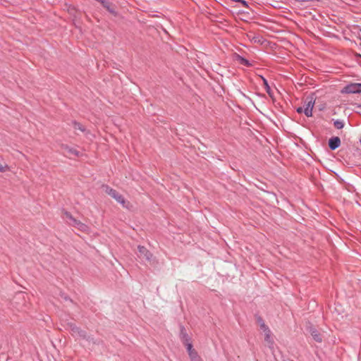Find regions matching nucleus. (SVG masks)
<instances>
[{"label":"nucleus","instance_id":"4468645a","mask_svg":"<svg viewBox=\"0 0 361 361\" xmlns=\"http://www.w3.org/2000/svg\"><path fill=\"white\" fill-rule=\"evenodd\" d=\"M73 126L75 130H79L81 132H85V128L80 123H78L75 121H73Z\"/></svg>","mask_w":361,"mask_h":361},{"label":"nucleus","instance_id":"5701e85b","mask_svg":"<svg viewBox=\"0 0 361 361\" xmlns=\"http://www.w3.org/2000/svg\"><path fill=\"white\" fill-rule=\"evenodd\" d=\"M183 344L185 345L188 352L193 348L192 344L190 341L185 343Z\"/></svg>","mask_w":361,"mask_h":361},{"label":"nucleus","instance_id":"9b49d317","mask_svg":"<svg viewBox=\"0 0 361 361\" xmlns=\"http://www.w3.org/2000/svg\"><path fill=\"white\" fill-rule=\"evenodd\" d=\"M62 149H64L68 153H69L71 154H73V155H75L76 157H79V155H80V152L79 151H78L75 148L70 147L68 145H63L62 146Z\"/></svg>","mask_w":361,"mask_h":361},{"label":"nucleus","instance_id":"1a4fd4ad","mask_svg":"<svg viewBox=\"0 0 361 361\" xmlns=\"http://www.w3.org/2000/svg\"><path fill=\"white\" fill-rule=\"evenodd\" d=\"M80 328H79L78 326H77L75 324L73 323H68L67 324V329L70 331V333L71 334V335L73 336H76V334L77 333H78V331L80 330Z\"/></svg>","mask_w":361,"mask_h":361},{"label":"nucleus","instance_id":"c756f323","mask_svg":"<svg viewBox=\"0 0 361 361\" xmlns=\"http://www.w3.org/2000/svg\"><path fill=\"white\" fill-rule=\"evenodd\" d=\"M360 107H361V106H360Z\"/></svg>","mask_w":361,"mask_h":361},{"label":"nucleus","instance_id":"a878e982","mask_svg":"<svg viewBox=\"0 0 361 361\" xmlns=\"http://www.w3.org/2000/svg\"><path fill=\"white\" fill-rule=\"evenodd\" d=\"M7 169H8L7 165L3 166L0 164V172H5Z\"/></svg>","mask_w":361,"mask_h":361},{"label":"nucleus","instance_id":"2eb2a0df","mask_svg":"<svg viewBox=\"0 0 361 361\" xmlns=\"http://www.w3.org/2000/svg\"><path fill=\"white\" fill-rule=\"evenodd\" d=\"M262 79L263 80V84H264V86L265 87L267 93L269 96H271V90L270 86L269 85L268 81L264 77H262Z\"/></svg>","mask_w":361,"mask_h":361},{"label":"nucleus","instance_id":"4be33fe9","mask_svg":"<svg viewBox=\"0 0 361 361\" xmlns=\"http://www.w3.org/2000/svg\"><path fill=\"white\" fill-rule=\"evenodd\" d=\"M80 221L79 220H77L76 219H73V220L71 221H68V224L73 226V227H75L77 228L78 226V224L80 223Z\"/></svg>","mask_w":361,"mask_h":361},{"label":"nucleus","instance_id":"7ed1b4c3","mask_svg":"<svg viewBox=\"0 0 361 361\" xmlns=\"http://www.w3.org/2000/svg\"><path fill=\"white\" fill-rule=\"evenodd\" d=\"M138 257L142 259L150 261L152 257V254L144 246L138 245Z\"/></svg>","mask_w":361,"mask_h":361},{"label":"nucleus","instance_id":"393cba45","mask_svg":"<svg viewBox=\"0 0 361 361\" xmlns=\"http://www.w3.org/2000/svg\"><path fill=\"white\" fill-rule=\"evenodd\" d=\"M104 8L106 7V6H108L109 4H111L110 1H109L108 0H102L100 1L99 2Z\"/></svg>","mask_w":361,"mask_h":361},{"label":"nucleus","instance_id":"ddd939ff","mask_svg":"<svg viewBox=\"0 0 361 361\" xmlns=\"http://www.w3.org/2000/svg\"><path fill=\"white\" fill-rule=\"evenodd\" d=\"M237 59L241 65L245 66L247 67H250L252 66V63L247 59L240 55L237 56Z\"/></svg>","mask_w":361,"mask_h":361},{"label":"nucleus","instance_id":"cd10ccee","mask_svg":"<svg viewBox=\"0 0 361 361\" xmlns=\"http://www.w3.org/2000/svg\"><path fill=\"white\" fill-rule=\"evenodd\" d=\"M296 111L298 113V114H301V113H304V107H302V106H299L296 109Z\"/></svg>","mask_w":361,"mask_h":361},{"label":"nucleus","instance_id":"412c9836","mask_svg":"<svg viewBox=\"0 0 361 361\" xmlns=\"http://www.w3.org/2000/svg\"><path fill=\"white\" fill-rule=\"evenodd\" d=\"M60 296L64 301H69L71 303L73 302V300L69 298V296L66 293H61L60 294Z\"/></svg>","mask_w":361,"mask_h":361},{"label":"nucleus","instance_id":"20e7f679","mask_svg":"<svg viewBox=\"0 0 361 361\" xmlns=\"http://www.w3.org/2000/svg\"><path fill=\"white\" fill-rule=\"evenodd\" d=\"M314 105V100L312 97L307 98L305 102L304 114L306 116L310 117L312 116V109Z\"/></svg>","mask_w":361,"mask_h":361},{"label":"nucleus","instance_id":"9d476101","mask_svg":"<svg viewBox=\"0 0 361 361\" xmlns=\"http://www.w3.org/2000/svg\"><path fill=\"white\" fill-rule=\"evenodd\" d=\"M75 338H82V339H85V340H87V341H92L93 338H91L90 336H89L86 331H83L81 329H80V330L78 331V333H77L76 334V336H75Z\"/></svg>","mask_w":361,"mask_h":361},{"label":"nucleus","instance_id":"f8f14e48","mask_svg":"<svg viewBox=\"0 0 361 361\" xmlns=\"http://www.w3.org/2000/svg\"><path fill=\"white\" fill-rule=\"evenodd\" d=\"M264 334H265V337H264L265 341L268 343L269 348H272L274 341H273L272 338H271V331L270 330L266 331H264Z\"/></svg>","mask_w":361,"mask_h":361},{"label":"nucleus","instance_id":"6ab92c4d","mask_svg":"<svg viewBox=\"0 0 361 361\" xmlns=\"http://www.w3.org/2000/svg\"><path fill=\"white\" fill-rule=\"evenodd\" d=\"M78 229H79L81 231H86L88 228L87 226L81 221L78 224V226L77 227Z\"/></svg>","mask_w":361,"mask_h":361},{"label":"nucleus","instance_id":"aec40b11","mask_svg":"<svg viewBox=\"0 0 361 361\" xmlns=\"http://www.w3.org/2000/svg\"><path fill=\"white\" fill-rule=\"evenodd\" d=\"M63 216L68 220V222L71 221L74 219L71 214L66 211L63 212Z\"/></svg>","mask_w":361,"mask_h":361},{"label":"nucleus","instance_id":"f257e3e1","mask_svg":"<svg viewBox=\"0 0 361 361\" xmlns=\"http://www.w3.org/2000/svg\"><path fill=\"white\" fill-rule=\"evenodd\" d=\"M103 188L104 189V191L106 193L109 195L111 197L115 199L118 203L123 205L124 207H127L126 205V201L124 198V197L121 195L118 192H117L116 190L110 188L107 185H104Z\"/></svg>","mask_w":361,"mask_h":361},{"label":"nucleus","instance_id":"c85d7f7f","mask_svg":"<svg viewBox=\"0 0 361 361\" xmlns=\"http://www.w3.org/2000/svg\"><path fill=\"white\" fill-rule=\"evenodd\" d=\"M195 352H196V350H195V349H193V348H192V350H190V351H188V355H189V356H190V355H192V353H195Z\"/></svg>","mask_w":361,"mask_h":361},{"label":"nucleus","instance_id":"f3484780","mask_svg":"<svg viewBox=\"0 0 361 361\" xmlns=\"http://www.w3.org/2000/svg\"><path fill=\"white\" fill-rule=\"evenodd\" d=\"M189 357L191 361H202L197 351L190 355Z\"/></svg>","mask_w":361,"mask_h":361},{"label":"nucleus","instance_id":"a211bd4d","mask_svg":"<svg viewBox=\"0 0 361 361\" xmlns=\"http://www.w3.org/2000/svg\"><path fill=\"white\" fill-rule=\"evenodd\" d=\"M334 127L337 129H341L344 126V123L343 121L336 120L334 123Z\"/></svg>","mask_w":361,"mask_h":361},{"label":"nucleus","instance_id":"dca6fc26","mask_svg":"<svg viewBox=\"0 0 361 361\" xmlns=\"http://www.w3.org/2000/svg\"><path fill=\"white\" fill-rule=\"evenodd\" d=\"M257 322L260 325V328L264 331L269 330V327L265 324L264 320L261 317H258Z\"/></svg>","mask_w":361,"mask_h":361},{"label":"nucleus","instance_id":"f03ea898","mask_svg":"<svg viewBox=\"0 0 361 361\" xmlns=\"http://www.w3.org/2000/svg\"><path fill=\"white\" fill-rule=\"evenodd\" d=\"M341 94H360L361 83H350L346 85L341 90Z\"/></svg>","mask_w":361,"mask_h":361},{"label":"nucleus","instance_id":"0eeeda50","mask_svg":"<svg viewBox=\"0 0 361 361\" xmlns=\"http://www.w3.org/2000/svg\"><path fill=\"white\" fill-rule=\"evenodd\" d=\"M309 332L315 341L318 343H321L322 341L321 334L315 328L312 326L310 327Z\"/></svg>","mask_w":361,"mask_h":361},{"label":"nucleus","instance_id":"39448f33","mask_svg":"<svg viewBox=\"0 0 361 361\" xmlns=\"http://www.w3.org/2000/svg\"><path fill=\"white\" fill-rule=\"evenodd\" d=\"M247 37L252 42L257 43L259 44H263L265 42L264 38L260 35L250 33L247 35Z\"/></svg>","mask_w":361,"mask_h":361},{"label":"nucleus","instance_id":"423d86ee","mask_svg":"<svg viewBox=\"0 0 361 361\" xmlns=\"http://www.w3.org/2000/svg\"><path fill=\"white\" fill-rule=\"evenodd\" d=\"M341 145V140L338 137H332L329 140V147L331 150H335Z\"/></svg>","mask_w":361,"mask_h":361},{"label":"nucleus","instance_id":"6e6552de","mask_svg":"<svg viewBox=\"0 0 361 361\" xmlns=\"http://www.w3.org/2000/svg\"><path fill=\"white\" fill-rule=\"evenodd\" d=\"M180 338L183 343L190 341V338L186 332V329L183 326L180 327Z\"/></svg>","mask_w":361,"mask_h":361},{"label":"nucleus","instance_id":"bb28decb","mask_svg":"<svg viewBox=\"0 0 361 361\" xmlns=\"http://www.w3.org/2000/svg\"><path fill=\"white\" fill-rule=\"evenodd\" d=\"M239 3H240L245 8L249 7L248 3L245 0H241V1H240Z\"/></svg>","mask_w":361,"mask_h":361},{"label":"nucleus","instance_id":"b1692460","mask_svg":"<svg viewBox=\"0 0 361 361\" xmlns=\"http://www.w3.org/2000/svg\"><path fill=\"white\" fill-rule=\"evenodd\" d=\"M108 11H109L111 13H115L114 9L112 8V4L111 3L106 7L105 8Z\"/></svg>","mask_w":361,"mask_h":361}]
</instances>
